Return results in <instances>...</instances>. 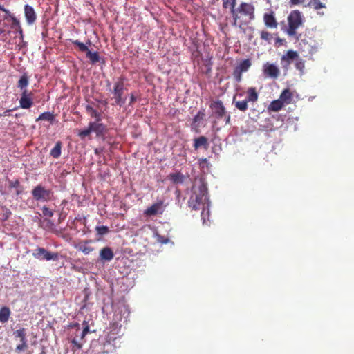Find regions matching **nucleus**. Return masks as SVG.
<instances>
[{"label":"nucleus","mask_w":354,"mask_h":354,"mask_svg":"<svg viewBox=\"0 0 354 354\" xmlns=\"http://www.w3.org/2000/svg\"><path fill=\"white\" fill-rule=\"evenodd\" d=\"M20 187V182L18 179L12 181V180H10L8 179V187L10 189L11 188H15L17 189L16 190V194L18 196L19 194H21V191L19 189Z\"/></svg>","instance_id":"obj_33"},{"label":"nucleus","mask_w":354,"mask_h":354,"mask_svg":"<svg viewBox=\"0 0 354 354\" xmlns=\"http://www.w3.org/2000/svg\"><path fill=\"white\" fill-rule=\"evenodd\" d=\"M163 212V201H158L149 207L147 208L145 210L144 214L147 216H151L157 214H162Z\"/></svg>","instance_id":"obj_12"},{"label":"nucleus","mask_w":354,"mask_h":354,"mask_svg":"<svg viewBox=\"0 0 354 354\" xmlns=\"http://www.w3.org/2000/svg\"><path fill=\"white\" fill-rule=\"evenodd\" d=\"M3 8V6L0 4V10L2 11Z\"/></svg>","instance_id":"obj_51"},{"label":"nucleus","mask_w":354,"mask_h":354,"mask_svg":"<svg viewBox=\"0 0 354 354\" xmlns=\"http://www.w3.org/2000/svg\"><path fill=\"white\" fill-rule=\"evenodd\" d=\"M41 210L45 216L52 217L53 216V212L46 206H44Z\"/></svg>","instance_id":"obj_40"},{"label":"nucleus","mask_w":354,"mask_h":354,"mask_svg":"<svg viewBox=\"0 0 354 354\" xmlns=\"http://www.w3.org/2000/svg\"><path fill=\"white\" fill-rule=\"evenodd\" d=\"M168 178L174 184H181L185 180V176L180 172L171 173Z\"/></svg>","instance_id":"obj_23"},{"label":"nucleus","mask_w":354,"mask_h":354,"mask_svg":"<svg viewBox=\"0 0 354 354\" xmlns=\"http://www.w3.org/2000/svg\"><path fill=\"white\" fill-rule=\"evenodd\" d=\"M250 59H244L234 68L233 76L236 82H240L242 80V73L246 72L251 66Z\"/></svg>","instance_id":"obj_10"},{"label":"nucleus","mask_w":354,"mask_h":354,"mask_svg":"<svg viewBox=\"0 0 354 354\" xmlns=\"http://www.w3.org/2000/svg\"><path fill=\"white\" fill-rule=\"evenodd\" d=\"M292 93L290 89H284L279 96V100L282 101L283 104H290L292 100Z\"/></svg>","instance_id":"obj_21"},{"label":"nucleus","mask_w":354,"mask_h":354,"mask_svg":"<svg viewBox=\"0 0 354 354\" xmlns=\"http://www.w3.org/2000/svg\"><path fill=\"white\" fill-rule=\"evenodd\" d=\"M303 1H304V0H290V3L292 5H298L301 3H302Z\"/></svg>","instance_id":"obj_47"},{"label":"nucleus","mask_w":354,"mask_h":354,"mask_svg":"<svg viewBox=\"0 0 354 354\" xmlns=\"http://www.w3.org/2000/svg\"><path fill=\"white\" fill-rule=\"evenodd\" d=\"M24 15L28 24H32L37 19V15L34 8L29 5L24 6Z\"/></svg>","instance_id":"obj_17"},{"label":"nucleus","mask_w":354,"mask_h":354,"mask_svg":"<svg viewBox=\"0 0 354 354\" xmlns=\"http://www.w3.org/2000/svg\"><path fill=\"white\" fill-rule=\"evenodd\" d=\"M298 53L296 51L289 50L282 58V62H286V65L288 66L291 61L298 57Z\"/></svg>","instance_id":"obj_22"},{"label":"nucleus","mask_w":354,"mask_h":354,"mask_svg":"<svg viewBox=\"0 0 354 354\" xmlns=\"http://www.w3.org/2000/svg\"><path fill=\"white\" fill-rule=\"evenodd\" d=\"M44 222H46V223H48V225L49 227H53V226L54 225H53V222H52V221H50V220H48V219H45V220H44Z\"/></svg>","instance_id":"obj_49"},{"label":"nucleus","mask_w":354,"mask_h":354,"mask_svg":"<svg viewBox=\"0 0 354 354\" xmlns=\"http://www.w3.org/2000/svg\"><path fill=\"white\" fill-rule=\"evenodd\" d=\"M33 198L37 201H50L53 193L50 189H46L44 186L38 185L31 192Z\"/></svg>","instance_id":"obj_5"},{"label":"nucleus","mask_w":354,"mask_h":354,"mask_svg":"<svg viewBox=\"0 0 354 354\" xmlns=\"http://www.w3.org/2000/svg\"><path fill=\"white\" fill-rule=\"evenodd\" d=\"M233 102L234 103L235 107L241 111L244 112L248 108V102L246 100V99H245L244 100H241V101H236L235 97H234Z\"/></svg>","instance_id":"obj_27"},{"label":"nucleus","mask_w":354,"mask_h":354,"mask_svg":"<svg viewBox=\"0 0 354 354\" xmlns=\"http://www.w3.org/2000/svg\"><path fill=\"white\" fill-rule=\"evenodd\" d=\"M222 3L223 8H230L231 11L236 8V0H222Z\"/></svg>","instance_id":"obj_34"},{"label":"nucleus","mask_w":354,"mask_h":354,"mask_svg":"<svg viewBox=\"0 0 354 354\" xmlns=\"http://www.w3.org/2000/svg\"><path fill=\"white\" fill-rule=\"evenodd\" d=\"M283 104H284L279 99L273 100L268 106V109L270 111L277 112L280 111L283 108Z\"/></svg>","instance_id":"obj_25"},{"label":"nucleus","mask_w":354,"mask_h":354,"mask_svg":"<svg viewBox=\"0 0 354 354\" xmlns=\"http://www.w3.org/2000/svg\"><path fill=\"white\" fill-rule=\"evenodd\" d=\"M114 257V252L110 247H104L100 251V259L103 261H110Z\"/></svg>","instance_id":"obj_18"},{"label":"nucleus","mask_w":354,"mask_h":354,"mask_svg":"<svg viewBox=\"0 0 354 354\" xmlns=\"http://www.w3.org/2000/svg\"><path fill=\"white\" fill-rule=\"evenodd\" d=\"M83 324H84V325H85V326H84V328L83 330H82V333H81V339H83V338L85 337V335H86L88 333V331H89V327H88V325L87 322L84 321V323H83Z\"/></svg>","instance_id":"obj_42"},{"label":"nucleus","mask_w":354,"mask_h":354,"mask_svg":"<svg viewBox=\"0 0 354 354\" xmlns=\"http://www.w3.org/2000/svg\"><path fill=\"white\" fill-rule=\"evenodd\" d=\"M100 121L101 120H97L89 122L92 132L95 133L97 137L103 136L106 131V126L100 122Z\"/></svg>","instance_id":"obj_14"},{"label":"nucleus","mask_w":354,"mask_h":354,"mask_svg":"<svg viewBox=\"0 0 354 354\" xmlns=\"http://www.w3.org/2000/svg\"><path fill=\"white\" fill-rule=\"evenodd\" d=\"M76 248L81 251L82 253H84V254H89L91 252H92L93 251H94V248L91 247V246H88L86 245H79L77 246H76Z\"/></svg>","instance_id":"obj_35"},{"label":"nucleus","mask_w":354,"mask_h":354,"mask_svg":"<svg viewBox=\"0 0 354 354\" xmlns=\"http://www.w3.org/2000/svg\"><path fill=\"white\" fill-rule=\"evenodd\" d=\"M246 93L247 97L245 99L248 102H255L258 100L259 93L255 87L248 88Z\"/></svg>","instance_id":"obj_20"},{"label":"nucleus","mask_w":354,"mask_h":354,"mask_svg":"<svg viewBox=\"0 0 354 354\" xmlns=\"http://www.w3.org/2000/svg\"><path fill=\"white\" fill-rule=\"evenodd\" d=\"M194 149L197 150L198 148L203 147L204 149H207L209 147L208 139L203 136L196 138L194 140Z\"/></svg>","instance_id":"obj_19"},{"label":"nucleus","mask_w":354,"mask_h":354,"mask_svg":"<svg viewBox=\"0 0 354 354\" xmlns=\"http://www.w3.org/2000/svg\"><path fill=\"white\" fill-rule=\"evenodd\" d=\"M136 101V96L133 93H131L130 95V101H129V104L130 106H131Z\"/></svg>","instance_id":"obj_46"},{"label":"nucleus","mask_w":354,"mask_h":354,"mask_svg":"<svg viewBox=\"0 0 354 354\" xmlns=\"http://www.w3.org/2000/svg\"><path fill=\"white\" fill-rule=\"evenodd\" d=\"M205 109L204 108H201L193 118L192 129L195 131L198 132L201 127V122L205 120Z\"/></svg>","instance_id":"obj_16"},{"label":"nucleus","mask_w":354,"mask_h":354,"mask_svg":"<svg viewBox=\"0 0 354 354\" xmlns=\"http://www.w3.org/2000/svg\"><path fill=\"white\" fill-rule=\"evenodd\" d=\"M158 241L161 243H167L169 241L168 239H165V237L158 235Z\"/></svg>","instance_id":"obj_45"},{"label":"nucleus","mask_w":354,"mask_h":354,"mask_svg":"<svg viewBox=\"0 0 354 354\" xmlns=\"http://www.w3.org/2000/svg\"><path fill=\"white\" fill-rule=\"evenodd\" d=\"M288 23L287 34L289 36H295L297 29L302 24L301 12L299 10L292 11L288 17Z\"/></svg>","instance_id":"obj_4"},{"label":"nucleus","mask_w":354,"mask_h":354,"mask_svg":"<svg viewBox=\"0 0 354 354\" xmlns=\"http://www.w3.org/2000/svg\"><path fill=\"white\" fill-rule=\"evenodd\" d=\"M263 73L265 75L276 79L279 77L280 71L274 64L267 62L263 66Z\"/></svg>","instance_id":"obj_15"},{"label":"nucleus","mask_w":354,"mask_h":354,"mask_svg":"<svg viewBox=\"0 0 354 354\" xmlns=\"http://www.w3.org/2000/svg\"><path fill=\"white\" fill-rule=\"evenodd\" d=\"M54 120H55V115H53V113L48 112V111L41 113L39 116V118L37 119V120H46V121H50L51 122Z\"/></svg>","instance_id":"obj_32"},{"label":"nucleus","mask_w":354,"mask_h":354,"mask_svg":"<svg viewBox=\"0 0 354 354\" xmlns=\"http://www.w3.org/2000/svg\"><path fill=\"white\" fill-rule=\"evenodd\" d=\"M62 143L60 141L56 142L55 147L50 150V154L54 158H58L61 155Z\"/></svg>","instance_id":"obj_26"},{"label":"nucleus","mask_w":354,"mask_h":354,"mask_svg":"<svg viewBox=\"0 0 354 354\" xmlns=\"http://www.w3.org/2000/svg\"><path fill=\"white\" fill-rule=\"evenodd\" d=\"M10 214H11V212L9 209H6V211L5 212L6 218H8Z\"/></svg>","instance_id":"obj_50"},{"label":"nucleus","mask_w":354,"mask_h":354,"mask_svg":"<svg viewBox=\"0 0 354 354\" xmlns=\"http://www.w3.org/2000/svg\"><path fill=\"white\" fill-rule=\"evenodd\" d=\"M124 89V79L121 77L114 84L113 93L114 95L115 103L113 104L121 106L125 103L126 100L122 97Z\"/></svg>","instance_id":"obj_6"},{"label":"nucleus","mask_w":354,"mask_h":354,"mask_svg":"<svg viewBox=\"0 0 354 354\" xmlns=\"http://www.w3.org/2000/svg\"><path fill=\"white\" fill-rule=\"evenodd\" d=\"M71 42L78 47L80 51L86 53V57L92 64H95L100 61V55L97 52L92 53L86 44L79 40H71Z\"/></svg>","instance_id":"obj_7"},{"label":"nucleus","mask_w":354,"mask_h":354,"mask_svg":"<svg viewBox=\"0 0 354 354\" xmlns=\"http://www.w3.org/2000/svg\"><path fill=\"white\" fill-rule=\"evenodd\" d=\"M307 6L313 8L314 10H318L321 8H325L326 4L321 2L319 0H310Z\"/></svg>","instance_id":"obj_30"},{"label":"nucleus","mask_w":354,"mask_h":354,"mask_svg":"<svg viewBox=\"0 0 354 354\" xmlns=\"http://www.w3.org/2000/svg\"><path fill=\"white\" fill-rule=\"evenodd\" d=\"M254 6L250 3L241 2L237 7L231 10L233 19L232 26L243 28L248 25L255 18Z\"/></svg>","instance_id":"obj_1"},{"label":"nucleus","mask_w":354,"mask_h":354,"mask_svg":"<svg viewBox=\"0 0 354 354\" xmlns=\"http://www.w3.org/2000/svg\"><path fill=\"white\" fill-rule=\"evenodd\" d=\"M28 77L26 74H24L22 76H21L19 80L17 83V86L22 91L24 90H27L26 87L28 85Z\"/></svg>","instance_id":"obj_29"},{"label":"nucleus","mask_w":354,"mask_h":354,"mask_svg":"<svg viewBox=\"0 0 354 354\" xmlns=\"http://www.w3.org/2000/svg\"><path fill=\"white\" fill-rule=\"evenodd\" d=\"M304 62L302 59H297L295 63V67L297 69L302 71L304 68Z\"/></svg>","instance_id":"obj_41"},{"label":"nucleus","mask_w":354,"mask_h":354,"mask_svg":"<svg viewBox=\"0 0 354 354\" xmlns=\"http://www.w3.org/2000/svg\"><path fill=\"white\" fill-rule=\"evenodd\" d=\"M19 104L20 107L22 109H30L33 104L32 93L28 90H24L21 94Z\"/></svg>","instance_id":"obj_11"},{"label":"nucleus","mask_w":354,"mask_h":354,"mask_svg":"<svg viewBox=\"0 0 354 354\" xmlns=\"http://www.w3.org/2000/svg\"><path fill=\"white\" fill-rule=\"evenodd\" d=\"M92 132L90 125L88 124V127L83 130H81L78 133V136L82 139L84 140L86 137L88 136Z\"/></svg>","instance_id":"obj_38"},{"label":"nucleus","mask_w":354,"mask_h":354,"mask_svg":"<svg viewBox=\"0 0 354 354\" xmlns=\"http://www.w3.org/2000/svg\"><path fill=\"white\" fill-rule=\"evenodd\" d=\"M11 312L8 307L3 306L0 308V322L6 323L10 316Z\"/></svg>","instance_id":"obj_24"},{"label":"nucleus","mask_w":354,"mask_h":354,"mask_svg":"<svg viewBox=\"0 0 354 354\" xmlns=\"http://www.w3.org/2000/svg\"><path fill=\"white\" fill-rule=\"evenodd\" d=\"M71 343L77 348V349H80L82 348V344L81 343H79L75 338H74L72 341H71Z\"/></svg>","instance_id":"obj_43"},{"label":"nucleus","mask_w":354,"mask_h":354,"mask_svg":"<svg viewBox=\"0 0 354 354\" xmlns=\"http://www.w3.org/2000/svg\"><path fill=\"white\" fill-rule=\"evenodd\" d=\"M10 21L12 22L11 28L22 35L23 29L21 28L20 21L15 16L12 17Z\"/></svg>","instance_id":"obj_28"},{"label":"nucleus","mask_w":354,"mask_h":354,"mask_svg":"<svg viewBox=\"0 0 354 354\" xmlns=\"http://www.w3.org/2000/svg\"><path fill=\"white\" fill-rule=\"evenodd\" d=\"M3 20L2 19V16L0 15V32H3L5 31V28L7 27L6 24H2L1 23V21Z\"/></svg>","instance_id":"obj_44"},{"label":"nucleus","mask_w":354,"mask_h":354,"mask_svg":"<svg viewBox=\"0 0 354 354\" xmlns=\"http://www.w3.org/2000/svg\"><path fill=\"white\" fill-rule=\"evenodd\" d=\"M15 339H19L20 344L17 345L15 351L20 353L24 351L28 347V339L26 338V330L24 328H21L13 333Z\"/></svg>","instance_id":"obj_8"},{"label":"nucleus","mask_w":354,"mask_h":354,"mask_svg":"<svg viewBox=\"0 0 354 354\" xmlns=\"http://www.w3.org/2000/svg\"><path fill=\"white\" fill-rule=\"evenodd\" d=\"M10 112V110H6V111H4L3 113H1L0 114V117L1 116H6V115H8L9 113Z\"/></svg>","instance_id":"obj_48"},{"label":"nucleus","mask_w":354,"mask_h":354,"mask_svg":"<svg viewBox=\"0 0 354 354\" xmlns=\"http://www.w3.org/2000/svg\"><path fill=\"white\" fill-rule=\"evenodd\" d=\"M2 11L5 12V15L3 16H2V19L3 20H8V19L10 20L12 19V17H15V15L12 13H11L9 10L6 9L4 7H3Z\"/></svg>","instance_id":"obj_39"},{"label":"nucleus","mask_w":354,"mask_h":354,"mask_svg":"<svg viewBox=\"0 0 354 354\" xmlns=\"http://www.w3.org/2000/svg\"><path fill=\"white\" fill-rule=\"evenodd\" d=\"M260 37L262 40L266 41L269 43L272 41L273 38L272 35L266 30H262L260 32Z\"/></svg>","instance_id":"obj_36"},{"label":"nucleus","mask_w":354,"mask_h":354,"mask_svg":"<svg viewBox=\"0 0 354 354\" xmlns=\"http://www.w3.org/2000/svg\"><path fill=\"white\" fill-rule=\"evenodd\" d=\"M86 112L91 115V117L95 118V121L101 120V114L94 109L91 106L87 105L86 106Z\"/></svg>","instance_id":"obj_31"},{"label":"nucleus","mask_w":354,"mask_h":354,"mask_svg":"<svg viewBox=\"0 0 354 354\" xmlns=\"http://www.w3.org/2000/svg\"><path fill=\"white\" fill-rule=\"evenodd\" d=\"M263 21L266 26L269 28L275 29L278 27V22L273 10H270L269 12H266L263 15Z\"/></svg>","instance_id":"obj_13"},{"label":"nucleus","mask_w":354,"mask_h":354,"mask_svg":"<svg viewBox=\"0 0 354 354\" xmlns=\"http://www.w3.org/2000/svg\"><path fill=\"white\" fill-rule=\"evenodd\" d=\"M188 206L192 210L202 209L201 216L204 212L209 209V201L207 185L202 183L197 189L193 188L192 194L188 201Z\"/></svg>","instance_id":"obj_2"},{"label":"nucleus","mask_w":354,"mask_h":354,"mask_svg":"<svg viewBox=\"0 0 354 354\" xmlns=\"http://www.w3.org/2000/svg\"><path fill=\"white\" fill-rule=\"evenodd\" d=\"M95 231L97 234L100 236H103L109 233V229L107 226L102 225V226H96Z\"/></svg>","instance_id":"obj_37"},{"label":"nucleus","mask_w":354,"mask_h":354,"mask_svg":"<svg viewBox=\"0 0 354 354\" xmlns=\"http://www.w3.org/2000/svg\"><path fill=\"white\" fill-rule=\"evenodd\" d=\"M32 256L37 259H42L46 261H57L59 257L58 253L49 252L45 248L40 247H38L34 250Z\"/></svg>","instance_id":"obj_9"},{"label":"nucleus","mask_w":354,"mask_h":354,"mask_svg":"<svg viewBox=\"0 0 354 354\" xmlns=\"http://www.w3.org/2000/svg\"><path fill=\"white\" fill-rule=\"evenodd\" d=\"M209 108L212 111V115L218 120L223 119L225 124L230 123L231 116L227 113L223 102L220 100L212 101L209 104Z\"/></svg>","instance_id":"obj_3"}]
</instances>
